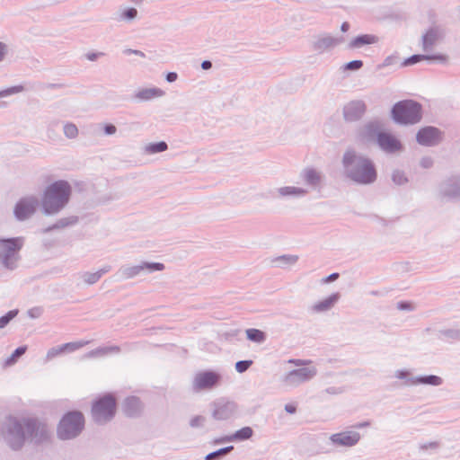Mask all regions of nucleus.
Segmentation results:
<instances>
[{
	"label": "nucleus",
	"instance_id": "nucleus-10",
	"mask_svg": "<svg viewBox=\"0 0 460 460\" xmlns=\"http://www.w3.org/2000/svg\"><path fill=\"white\" fill-rule=\"evenodd\" d=\"M212 417L217 420H226L233 417L237 411V405L232 401L220 398L211 404Z\"/></svg>",
	"mask_w": 460,
	"mask_h": 460
},
{
	"label": "nucleus",
	"instance_id": "nucleus-33",
	"mask_svg": "<svg viewBox=\"0 0 460 460\" xmlns=\"http://www.w3.org/2000/svg\"><path fill=\"white\" fill-rule=\"evenodd\" d=\"M445 194L449 197L460 196V181L448 183L444 189Z\"/></svg>",
	"mask_w": 460,
	"mask_h": 460
},
{
	"label": "nucleus",
	"instance_id": "nucleus-21",
	"mask_svg": "<svg viewBox=\"0 0 460 460\" xmlns=\"http://www.w3.org/2000/svg\"><path fill=\"white\" fill-rule=\"evenodd\" d=\"M306 194H307V190L304 188L296 187V186H284V187H280V188L277 189L274 191L273 196L274 197H281V198H286V197L298 198V197H303Z\"/></svg>",
	"mask_w": 460,
	"mask_h": 460
},
{
	"label": "nucleus",
	"instance_id": "nucleus-6",
	"mask_svg": "<svg viewBox=\"0 0 460 460\" xmlns=\"http://www.w3.org/2000/svg\"><path fill=\"white\" fill-rule=\"evenodd\" d=\"M392 116L397 123L415 124L421 119V106L411 100L402 101L394 106Z\"/></svg>",
	"mask_w": 460,
	"mask_h": 460
},
{
	"label": "nucleus",
	"instance_id": "nucleus-51",
	"mask_svg": "<svg viewBox=\"0 0 460 460\" xmlns=\"http://www.w3.org/2000/svg\"><path fill=\"white\" fill-rule=\"evenodd\" d=\"M105 130V133L108 134V135H112L116 132V127L114 125H107L104 128Z\"/></svg>",
	"mask_w": 460,
	"mask_h": 460
},
{
	"label": "nucleus",
	"instance_id": "nucleus-45",
	"mask_svg": "<svg viewBox=\"0 0 460 460\" xmlns=\"http://www.w3.org/2000/svg\"><path fill=\"white\" fill-rule=\"evenodd\" d=\"M228 442H234L232 435H227V436H224V437L216 438L212 441V444L219 445V444H224V443H228Z\"/></svg>",
	"mask_w": 460,
	"mask_h": 460
},
{
	"label": "nucleus",
	"instance_id": "nucleus-28",
	"mask_svg": "<svg viewBox=\"0 0 460 460\" xmlns=\"http://www.w3.org/2000/svg\"><path fill=\"white\" fill-rule=\"evenodd\" d=\"M377 42V38L374 35H361L354 39L350 43L349 47L352 49L360 48L366 44H373Z\"/></svg>",
	"mask_w": 460,
	"mask_h": 460
},
{
	"label": "nucleus",
	"instance_id": "nucleus-60",
	"mask_svg": "<svg viewBox=\"0 0 460 460\" xmlns=\"http://www.w3.org/2000/svg\"><path fill=\"white\" fill-rule=\"evenodd\" d=\"M429 447H431V448H437L438 447V444L437 443H430Z\"/></svg>",
	"mask_w": 460,
	"mask_h": 460
},
{
	"label": "nucleus",
	"instance_id": "nucleus-46",
	"mask_svg": "<svg viewBox=\"0 0 460 460\" xmlns=\"http://www.w3.org/2000/svg\"><path fill=\"white\" fill-rule=\"evenodd\" d=\"M363 66V63L362 61L360 60H354V61H351V62H349L345 68L348 69V70H358L359 68H361Z\"/></svg>",
	"mask_w": 460,
	"mask_h": 460
},
{
	"label": "nucleus",
	"instance_id": "nucleus-20",
	"mask_svg": "<svg viewBox=\"0 0 460 460\" xmlns=\"http://www.w3.org/2000/svg\"><path fill=\"white\" fill-rule=\"evenodd\" d=\"M120 352V348L117 345H104L101 346L95 349H93L86 353L84 358H104L109 355L118 354Z\"/></svg>",
	"mask_w": 460,
	"mask_h": 460
},
{
	"label": "nucleus",
	"instance_id": "nucleus-27",
	"mask_svg": "<svg viewBox=\"0 0 460 460\" xmlns=\"http://www.w3.org/2000/svg\"><path fill=\"white\" fill-rule=\"evenodd\" d=\"M110 270H111V268L108 266V267L102 268V270H100L96 272H85L82 275V279L87 284H94L101 279V277L103 274L110 271Z\"/></svg>",
	"mask_w": 460,
	"mask_h": 460
},
{
	"label": "nucleus",
	"instance_id": "nucleus-41",
	"mask_svg": "<svg viewBox=\"0 0 460 460\" xmlns=\"http://www.w3.org/2000/svg\"><path fill=\"white\" fill-rule=\"evenodd\" d=\"M393 181L395 184L402 185L407 181V179L402 172L395 171L393 173Z\"/></svg>",
	"mask_w": 460,
	"mask_h": 460
},
{
	"label": "nucleus",
	"instance_id": "nucleus-50",
	"mask_svg": "<svg viewBox=\"0 0 460 460\" xmlns=\"http://www.w3.org/2000/svg\"><path fill=\"white\" fill-rule=\"evenodd\" d=\"M338 278H339L338 273H332L330 276H328L327 278L323 279L322 281H323V283L326 284V283H330V282L336 280Z\"/></svg>",
	"mask_w": 460,
	"mask_h": 460
},
{
	"label": "nucleus",
	"instance_id": "nucleus-38",
	"mask_svg": "<svg viewBox=\"0 0 460 460\" xmlns=\"http://www.w3.org/2000/svg\"><path fill=\"white\" fill-rule=\"evenodd\" d=\"M62 354H64L62 345L53 347L48 350L47 355H46V361H49V360L53 359L54 358L59 356V355H62Z\"/></svg>",
	"mask_w": 460,
	"mask_h": 460
},
{
	"label": "nucleus",
	"instance_id": "nucleus-14",
	"mask_svg": "<svg viewBox=\"0 0 460 460\" xmlns=\"http://www.w3.org/2000/svg\"><path fill=\"white\" fill-rule=\"evenodd\" d=\"M441 139L440 132L438 128L428 127L419 131L417 140L420 145L434 146Z\"/></svg>",
	"mask_w": 460,
	"mask_h": 460
},
{
	"label": "nucleus",
	"instance_id": "nucleus-44",
	"mask_svg": "<svg viewBox=\"0 0 460 460\" xmlns=\"http://www.w3.org/2000/svg\"><path fill=\"white\" fill-rule=\"evenodd\" d=\"M22 91V86H14L0 92V98Z\"/></svg>",
	"mask_w": 460,
	"mask_h": 460
},
{
	"label": "nucleus",
	"instance_id": "nucleus-57",
	"mask_svg": "<svg viewBox=\"0 0 460 460\" xmlns=\"http://www.w3.org/2000/svg\"><path fill=\"white\" fill-rule=\"evenodd\" d=\"M126 52L127 53H134V54L138 55L140 57H144L145 56V54L143 52L139 51V50L128 49Z\"/></svg>",
	"mask_w": 460,
	"mask_h": 460
},
{
	"label": "nucleus",
	"instance_id": "nucleus-34",
	"mask_svg": "<svg viewBox=\"0 0 460 460\" xmlns=\"http://www.w3.org/2000/svg\"><path fill=\"white\" fill-rule=\"evenodd\" d=\"M167 144L164 141L159 143L149 144L145 147V150L148 154H155L164 152L167 149Z\"/></svg>",
	"mask_w": 460,
	"mask_h": 460
},
{
	"label": "nucleus",
	"instance_id": "nucleus-17",
	"mask_svg": "<svg viewBox=\"0 0 460 460\" xmlns=\"http://www.w3.org/2000/svg\"><path fill=\"white\" fill-rule=\"evenodd\" d=\"M342 41L341 38H335L330 35H322L319 36L313 43V48L314 50L323 53L327 51L337 45H339Z\"/></svg>",
	"mask_w": 460,
	"mask_h": 460
},
{
	"label": "nucleus",
	"instance_id": "nucleus-62",
	"mask_svg": "<svg viewBox=\"0 0 460 460\" xmlns=\"http://www.w3.org/2000/svg\"><path fill=\"white\" fill-rule=\"evenodd\" d=\"M366 424H359L358 427H363L365 426Z\"/></svg>",
	"mask_w": 460,
	"mask_h": 460
},
{
	"label": "nucleus",
	"instance_id": "nucleus-7",
	"mask_svg": "<svg viewBox=\"0 0 460 460\" xmlns=\"http://www.w3.org/2000/svg\"><path fill=\"white\" fill-rule=\"evenodd\" d=\"M22 245V238L0 240V261L5 268L13 270L16 267Z\"/></svg>",
	"mask_w": 460,
	"mask_h": 460
},
{
	"label": "nucleus",
	"instance_id": "nucleus-9",
	"mask_svg": "<svg viewBox=\"0 0 460 460\" xmlns=\"http://www.w3.org/2000/svg\"><path fill=\"white\" fill-rule=\"evenodd\" d=\"M222 376L218 372L203 370L195 374L192 381V389L195 392L208 391L217 387Z\"/></svg>",
	"mask_w": 460,
	"mask_h": 460
},
{
	"label": "nucleus",
	"instance_id": "nucleus-32",
	"mask_svg": "<svg viewBox=\"0 0 460 460\" xmlns=\"http://www.w3.org/2000/svg\"><path fill=\"white\" fill-rule=\"evenodd\" d=\"M441 382H442V380L439 376H429L421 377V378L418 379L417 381L411 380V381H407L406 383L407 384L422 383V384H427V385H438L441 384Z\"/></svg>",
	"mask_w": 460,
	"mask_h": 460
},
{
	"label": "nucleus",
	"instance_id": "nucleus-16",
	"mask_svg": "<svg viewBox=\"0 0 460 460\" xmlns=\"http://www.w3.org/2000/svg\"><path fill=\"white\" fill-rule=\"evenodd\" d=\"M366 111V105L362 101H353L344 107L346 120L354 121L361 118Z\"/></svg>",
	"mask_w": 460,
	"mask_h": 460
},
{
	"label": "nucleus",
	"instance_id": "nucleus-42",
	"mask_svg": "<svg viewBox=\"0 0 460 460\" xmlns=\"http://www.w3.org/2000/svg\"><path fill=\"white\" fill-rule=\"evenodd\" d=\"M252 364V361H251V360L238 361L235 365V369L237 372L243 373V372L246 371Z\"/></svg>",
	"mask_w": 460,
	"mask_h": 460
},
{
	"label": "nucleus",
	"instance_id": "nucleus-26",
	"mask_svg": "<svg viewBox=\"0 0 460 460\" xmlns=\"http://www.w3.org/2000/svg\"><path fill=\"white\" fill-rule=\"evenodd\" d=\"M299 257L295 254H285L271 260V263L279 268L292 266L298 261Z\"/></svg>",
	"mask_w": 460,
	"mask_h": 460
},
{
	"label": "nucleus",
	"instance_id": "nucleus-58",
	"mask_svg": "<svg viewBox=\"0 0 460 460\" xmlns=\"http://www.w3.org/2000/svg\"><path fill=\"white\" fill-rule=\"evenodd\" d=\"M349 28V24L348 22H343L342 25H341V31H347Z\"/></svg>",
	"mask_w": 460,
	"mask_h": 460
},
{
	"label": "nucleus",
	"instance_id": "nucleus-25",
	"mask_svg": "<svg viewBox=\"0 0 460 460\" xmlns=\"http://www.w3.org/2000/svg\"><path fill=\"white\" fill-rule=\"evenodd\" d=\"M142 410V403L137 397H129L124 402V411L128 416H136Z\"/></svg>",
	"mask_w": 460,
	"mask_h": 460
},
{
	"label": "nucleus",
	"instance_id": "nucleus-39",
	"mask_svg": "<svg viewBox=\"0 0 460 460\" xmlns=\"http://www.w3.org/2000/svg\"><path fill=\"white\" fill-rule=\"evenodd\" d=\"M18 314V311L17 310H12L10 312H8L5 315L2 316L0 318V328H4V326L7 325V323L16 316V314Z\"/></svg>",
	"mask_w": 460,
	"mask_h": 460
},
{
	"label": "nucleus",
	"instance_id": "nucleus-29",
	"mask_svg": "<svg viewBox=\"0 0 460 460\" xmlns=\"http://www.w3.org/2000/svg\"><path fill=\"white\" fill-rule=\"evenodd\" d=\"M246 336L250 341L257 343H262L266 340V334L262 331L253 328L246 330Z\"/></svg>",
	"mask_w": 460,
	"mask_h": 460
},
{
	"label": "nucleus",
	"instance_id": "nucleus-36",
	"mask_svg": "<svg viewBox=\"0 0 460 460\" xmlns=\"http://www.w3.org/2000/svg\"><path fill=\"white\" fill-rule=\"evenodd\" d=\"M26 346L19 347L18 349H16L14 352L12 354V356L6 359L5 365H13L17 361V359L26 352Z\"/></svg>",
	"mask_w": 460,
	"mask_h": 460
},
{
	"label": "nucleus",
	"instance_id": "nucleus-53",
	"mask_svg": "<svg viewBox=\"0 0 460 460\" xmlns=\"http://www.w3.org/2000/svg\"><path fill=\"white\" fill-rule=\"evenodd\" d=\"M285 409H286V411H287L288 412H289V413H294V412H296V405L291 404V403L287 404V405H286V407H285Z\"/></svg>",
	"mask_w": 460,
	"mask_h": 460
},
{
	"label": "nucleus",
	"instance_id": "nucleus-8",
	"mask_svg": "<svg viewBox=\"0 0 460 460\" xmlns=\"http://www.w3.org/2000/svg\"><path fill=\"white\" fill-rule=\"evenodd\" d=\"M116 411V400L111 394H107L96 401L92 409L93 417L98 423L111 420Z\"/></svg>",
	"mask_w": 460,
	"mask_h": 460
},
{
	"label": "nucleus",
	"instance_id": "nucleus-2",
	"mask_svg": "<svg viewBox=\"0 0 460 460\" xmlns=\"http://www.w3.org/2000/svg\"><path fill=\"white\" fill-rule=\"evenodd\" d=\"M343 164L347 175L354 181L367 184L376 178L373 163L367 157L348 151L343 157Z\"/></svg>",
	"mask_w": 460,
	"mask_h": 460
},
{
	"label": "nucleus",
	"instance_id": "nucleus-3",
	"mask_svg": "<svg viewBox=\"0 0 460 460\" xmlns=\"http://www.w3.org/2000/svg\"><path fill=\"white\" fill-rule=\"evenodd\" d=\"M360 135L367 141H376L380 148L386 153H396L402 150L401 141L393 134L382 130V125L378 121H371L366 124Z\"/></svg>",
	"mask_w": 460,
	"mask_h": 460
},
{
	"label": "nucleus",
	"instance_id": "nucleus-24",
	"mask_svg": "<svg viewBox=\"0 0 460 460\" xmlns=\"http://www.w3.org/2000/svg\"><path fill=\"white\" fill-rule=\"evenodd\" d=\"M434 60L440 63H446L447 61V56L439 54V55H434V56H428V55H414L411 57L410 58L406 59L404 61V66H411L413 65L420 60Z\"/></svg>",
	"mask_w": 460,
	"mask_h": 460
},
{
	"label": "nucleus",
	"instance_id": "nucleus-23",
	"mask_svg": "<svg viewBox=\"0 0 460 460\" xmlns=\"http://www.w3.org/2000/svg\"><path fill=\"white\" fill-rule=\"evenodd\" d=\"M301 176L305 182L313 188L318 187L321 184L322 175L315 169L307 168L303 171Z\"/></svg>",
	"mask_w": 460,
	"mask_h": 460
},
{
	"label": "nucleus",
	"instance_id": "nucleus-59",
	"mask_svg": "<svg viewBox=\"0 0 460 460\" xmlns=\"http://www.w3.org/2000/svg\"><path fill=\"white\" fill-rule=\"evenodd\" d=\"M289 362H290V363H294V364H296V366H301V365H303V364H304V362H303L302 360H296V361H295V360H290Z\"/></svg>",
	"mask_w": 460,
	"mask_h": 460
},
{
	"label": "nucleus",
	"instance_id": "nucleus-19",
	"mask_svg": "<svg viewBox=\"0 0 460 460\" xmlns=\"http://www.w3.org/2000/svg\"><path fill=\"white\" fill-rule=\"evenodd\" d=\"M341 297L340 293H334L331 295L330 296L326 297L323 300L318 301L315 304H314L310 310L313 313H323L331 310L336 303L339 301Z\"/></svg>",
	"mask_w": 460,
	"mask_h": 460
},
{
	"label": "nucleus",
	"instance_id": "nucleus-12",
	"mask_svg": "<svg viewBox=\"0 0 460 460\" xmlns=\"http://www.w3.org/2000/svg\"><path fill=\"white\" fill-rule=\"evenodd\" d=\"M316 375L314 367H305L290 371L284 377V383L288 385L296 386L305 381L312 379Z\"/></svg>",
	"mask_w": 460,
	"mask_h": 460
},
{
	"label": "nucleus",
	"instance_id": "nucleus-54",
	"mask_svg": "<svg viewBox=\"0 0 460 460\" xmlns=\"http://www.w3.org/2000/svg\"><path fill=\"white\" fill-rule=\"evenodd\" d=\"M212 66V63L208 60H205L201 63V67L202 69L204 70H208V69H210Z\"/></svg>",
	"mask_w": 460,
	"mask_h": 460
},
{
	"label": "nucleus",
	"instance_id": "nucleus-5",
	"mask_svg": "<svg viewBox=\"0 0 460 460\" xmlns=\"http://www.w3.org/2000/svg\"><path fill=\"white\" fill-rule=\"evenodd\" d=\"M84 418L80 411H70L64 415L57 429L58 437L62 440L76 438L84 429Z\"/></svg>",
	"mask_w": 460,
	"mask_h": 460
},
{
	"label": "nucleus",
	"instance_id": "nucleus-61",
	"mask_svg": "<svg viewBox=\"0 0 460 460\" xmlns=\"http://www.w3.org/2000/svg\"><path fill=\"white\" fill-rule=\"evenodd\" d=\"M421 448H422V449H427V448H428V447H427L426 445H425V446H421Z\"/></svg>",
	"mask_w": 460,
	"mask_h": 460
},
{
	"label": "nucleus",
	"instance_id": "nucleus-55",
	"mask_svg": "<svg viewBox=\"0 0 460 460\" xmlns=\"http://www.w3.org/2000/svg\"><path fill=\"white\" fill-rule=\"evenodd\" d=\"M409 376L408 371H398L396 376L400 379H404Z\"/></svg>",
	"mask_w": 460,
	"mask_h": 460
},
{
	"label": "nucleus",
	"instance_id": "nucleus-13",
	"mask_svg": "<svg viewBox=\"0 0 460 460\" xmlns=\"http://www.w3.org/2000/svg\"><path fill=\"white\" fill-rule=\"evenodd\" d=\"M38 204V199L35 197H25L20 199L15 206V217L20 220L28 218L35 212Z\"/></svg>",
	"mask_w": 460,
	"mask_h": 460
},
{
	"label": "nucleus",
	"instance_id": "nucleus-18",
	"mask_svg": "<svg viewBox=\"0 0 460 460\" xmlns=\"http://www.w3.org/2000/svg\"><path fill=\"white\" fill-rule=\"evenodd\" d=\"M360 438L358 432L349 431L334 434L331 437V440L337 445L344 447H352L356 445Z\"/></svg>",
	"mask_w": 460,
	"mask_h": 460
},
{
	"label": "nucleus",
	"instance_id": "nucleus-4",
	"mask_svg": "<svg viewBox=\"0 0 460 460\" xmlns=\"http://www.w3.org/2000/svg\"><path fill=\"white\" fill-rule=\"evenodd\" d=\"M71 186L66 181H58L49 185L42 199V208L46 214H56L68 202Z\"/></svg>",
	"mask_w": 460,
	"mask_h": 460
},
{
	"label": "nucleus",
	"instance_id": "nucleus-49",
	"mask_svg": "<svg viewBox=\"0 0 460 460\" xmlns=\"http://www.w3.org/2000/svg\"><path fill=\"white\" fill-rule=\"evenodd\" d=\"M28 313L31 318H37V317L40 316L42 311L40 308H32V309L29 310Z\"/></svg>",
	"mask_w": 460,
	"mask_h": 460
},
{
	"label": "nucleus",
	"instance_id": "nucleus-56",
	"mask_svg": "<svg viewBox=\"0 0 460 460\" xmlns=\"http://www.w3.org/2000/svg\"><path fill=\"white\" fill-rule=\"evenodd\" d=\"M421 164L423 167H429L431 165V160L429 158H423L421 160Z\"/></svg>",
	"mask_w": 460,
	"mask_h": 460
},
{
	"label": "nucleus",
	"instance_id": "nucleus-15",
	"mask_svg": "<svg viewBox=\"0 0 460 460\" xmlns=\"http://www.w3.org/2000/svg\"><path fill=\"white\" fill-rule=\"evenodd\" d=\"M445 36V31L440 27L430 28L423 36L422 45L425 51L432 49V48L439 42Z\"/></svg>",
	"mask_w": 460,
	"mask_h": 460
},
{
	"label": "nucleus",
	"instance_id": "nucleus-52",
	"mask_svg": "<svg viewBox=\"0 0 460 460\" xmlns=\"http://www.w3.org/2000/svg\"><path fill=\"white\" fill-rule=\"evenodd\" d=\"M178 78V75L174 72L168 73L166 75V80L170 83L176 81Z\"/></svg>",
	"mask_w": 460,
	"mask_h": 460
},
{
	"label": "nucleus",
	"instance_id": "nucleus-47",
	"mask_svg": "<svg viewBox=\"0 0 460 460\" xmlns=\"http://www.w3.org/2000/svg\"><path fill=\"white\" fill-rule=\"evenodd\" d=\"M103 56H104L103 52H88L85 54V58L90 61H95Z\"/></svg>",
	"mask_w": 460,
	"mask_h": 460
},
{
	"label": "nucleus",
	"instance_id": "nucleus-43",
	"mask_svg": "<svg viewBox=\"0 0 460 460\" xmlns=\"http://www.w3.org/2000/svg\"><path fill=\"white\" fill-rule=\"evenodd\" d=\"M137 15V11L136 8H128L121 13V17L125 20H132V19L136 18Z\"/></svg>",
	"mask_w": 460,
	"mask_h": 460
},
{
	"label": "nucleus",
	"instance_id": "nucleus-31",
	"mask_svg": "<svg viewBox=\"0 0 460 460\" xmlns=\"http://www.w3.org/2000/svg\"><path fill=\"white\" fill-rule=\"evenodd\" d=\"M253 431L250 427H244L232 434L234 441L246 440L252 438Z\"/></svg>",
	"mask_w": 460,
	"mask_h": 460
},
{
	"label": "nucleus",
	"instance_id": "nucleus-22",
	"mask_svg": "<svg viewBox=\"0 0 460 460\" xmlns=\"http://www.w3.org/2000/svg\"><path fill=\"white\" fill-rule=\"evenodd\" d=\"M164 91L157 87L142 88L135 93V98L140 101H149L155 98L163 97Z\"/></svg>",
	"mask_w": 460,
	"mask_h": 460
},
{
	"label": "nucleus",
	"instance_id": "nucleus-35",
	"mask_svg": "<svg viewBox=\"0 0 460 460\" xmlns=\"http://www.w3.org/2000/svg\"><path fill=\"white\" fill-rule=\"evenodd\" d=\"M234 449L233 446L221 448L216 452L210 453L206 456V460H218L222 458L223 456H226L228 453H230Z\"/></svg>",
	"mask_w": 460,
	"mask_h": 460
},
{
	"label": "nucleus",
	"instance_id": "nucleus-30",
	"mask_svg": "<svg viewBox=\"0 0 460 460\" xmlns=\"http://www.w3.org/2000/svg\"><path fill=\"white\" fill-rule=\"evenodd\" d=\"M90 343L89 341H79L74 342H68L62 345L64 353H70L75 351Z\"/></svg>",
	"mask_w": 460,
	"mask_h": 460
},
{
	"label": "nucleus",
	"instance_id": "nucleus-37",
	"mask_svg": "<svg viewBox=\"0 0 460 460\" xmlns=\"http://www.w3.org/2000/svg\"><path fill=\"white\" fill-rule=\"evenodd\" d=\"M64 133L69 138H75L78 134L77 127L75 124L67 123L64 126Z\"/></svg>",
	"mask_w": 460,
	"mask_h": 460
},
{
	"label": "nucleus",
	"instance_id": "nucleus-11",
	"mask_svg": "<svg viewBox=\"0 0 460 460\" xmlns=\"http://www.w3.org/2000/svg\"><path fill=\"white\" fill-rule=\"evenodd\" d=\"M164 270V265L159 262H142L139 265L126 266L119 270L123 279H128L139 275L142 271L148 272L162 271Z\"/></svg>",
	"mask_w": 460,
	"mask_h": 460
},
{
	"label": "nucleus",
	"instance_id": "nucleus-40",
	"mask_svg": "<svg viewBox=\"0 0 460 460\" xmlns=\"http://www.w3.org/2000/svg\"><path fill=\"white\" fill-rule=\"evenodd\" d=\"M205 421H206V418L204 416L197 415L190 420V425L192 428H199V427H202L204 425Z\"/></svg>",
	"mask_w": 460,
	"mask_h": 460
},
{
	"label": "nucleus",
	"instance_id": "nucleus-1",
	"mask_svg": "<svg viewBox=\"0 0 460 460\" xmlns=\"http://www.w3.org/2000/svg\"><path fill=\"white\" fill-rule=\"evenodd\" d=\"M4 437L13 449H19L27 438L35 443L46 440L49 437V429L46 424L35 420H19L10 417L5 423Z\"/></svg>",
	"mask_w": 460,
	"mask_h": 460
},
{
	"label": "nucleus",
	"instance_id": "nucleus-48",
	"mask_svg": "<svg viewBox=\"0 0 460 460\" xmlns=\"http://www.w3.org/2000/svg\"><path fill=\"white\" fill-rule=\"evenodd\" d=\"M7 51H8L7 46L4 43L0 41V62H2L4 59V58L7 54Z\"/></svg>",
	"mask_w": 460,
	"mask_h": 460
}]
</instances>
